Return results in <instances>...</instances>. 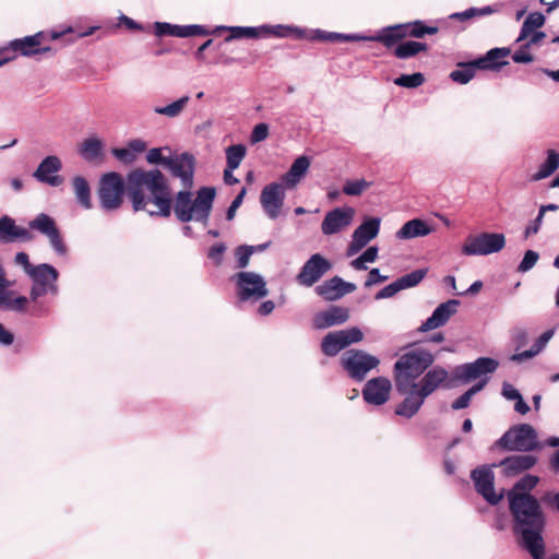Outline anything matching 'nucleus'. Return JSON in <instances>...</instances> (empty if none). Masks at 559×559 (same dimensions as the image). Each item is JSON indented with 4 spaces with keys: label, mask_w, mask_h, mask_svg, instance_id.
<instances>
[{
    "label": "nucleus",
    "mask_w": 559,
    "mask_h": 559,
    "mask_svg": "<svg viewBox=\"0 0 559 559\" xmlns=\"http://www.w3.org/2000/svg\"><path fill=\"white\" fill-rule=\"evenodd\" d=\"M15 263L17 265L23 266L25 273L28 275L32 272V269L35 266L29 262L28 255L25 252H19L15 255Z\"/></svg>",
    "instance_id": "obj_62"
},
{
    "label": "nucleus",
    "mask_w": 559,
    "mask_h": 559,
    "mask_svg": "<svg viewBox=\"0 0 559 559\" xmlns=\"http://www.w3.org/2000/svg\"><path fill=\"white\" fill-rule=\"evenodd\" d=\"M391 390L392 383L388 378H372L366 382L362 389V397L366 403L380 406L389 401Z\"/></svg>",
    "instance_id": "obj_20"
},
{
    "label": "nucleus",
    "mask_w": 559,
    "mask_h": 559,
    "mask_svg": "<svg viewBox=\"0 0 559 559\" xmlns=\"http://www.w3.org/2000/svg\"><path fill=\"white\" fill-rule=\"evenodd\" d=\"M171 157V151L168 146L151 148L145 156L147 163L152 165H163L165 167L168 166Z\"/></svg>",
    "instance_id": "obj_43"
},
{
    "label": "nucleus",
    "mask_w": 559,
    "mask_h": 559,
    "mask_svg": "<svg viewBox=\"0 0 559 559\" xmlns=\"http://www.w3.org/2000/svg\"><path fill=\"white\" fill-rule=\"evenodd\" d=\"M388 280V276L381 275L379 269L370 270L368 278L365 283L366 287H370L377 283H381Z\"/></svg>",
    "instance_id": "obj_61"
},
{
    "label": "nucleus",
    "mask_w": 559,
    "mask_h": 559,
    "mask_svg": "<svg viewBox=\"0 0 559 559\" xmlns=\"http://www.w3.org/2000/svg\"><path fill=\"white\" fill-rule=\"evenodd\" d=\"M545 23V17L539 12L530 13L526 20L524 21L521 32L516 38V43H521L528 38L531 33L533 31H536L537 28L542 27Z\"/></svg>",
    "instance_id": "obj_38"
},
{
    "label": "nucleus",
    "mask_w": 559,
    "mask_h": 559,
    "mask_svg": "<svg viewBox=\"0 0 559 559\" xmlns=\"http://www.w3.org/2000/svg\"><path fill=\"white\" fill-rule=\"evenodd\" d=\"M425 82V78L420 72L413 74H402L394 80V84L406 88H415Z\"/></svg>",
    "instance_id": "obj_49"
},
{
    "label": "nucleus",
    "mask_w": 559,
    "mask_h": 559,
    "mask_svg": "<svg viewBox=\"0 0 559 559\" xmlns=\"http://www.w3.org/2000/svg\"><path fill=\"white\" fill-rule=\"evenodd\" d=\"M240 301L258 300L267 295L264 278L254 272H239L234 276Z\"/></svg>",
    "instance_id": "obj_11"
},
{
    "label": "nucleus",
    "mask_w": 559,
    "mask_h": 559,
    "mask_svg": "<svg viewBox=\"0 0 559 559\" xmlns=\"http://www.w3.org/2000/svg\"><path fill=\"white\" fill-rule=\"evenodd\" d=\"M515 63H531L534 61V57L531 53V47L527 45L521 46L512 56Z\"/></svg>",
    "instance_id": "obj_56"
},
{
    "label": "nucleus",
    "mask_w": 559,
    "mask_h": 559,
    "mask_svg": "<svg viewBox=\"0 0 559 559\" xmlns=\"http://www.w3.org/2000/svg\"><path fill=\"white\" fill-rule=\"evenodd\" d=\"M62 167L61 160L55 155L45 157L33 176L40 182L48 183L57 187L61 185L62 178L60 176H51V174L58 173Z\"/></svg>",
    "instance_id": "obj_27"
},
{
    "label": "nucleus",
    "mask_w": 559,
    "mask_h": 559,
    "mask_svg": "<svg viewBox=\"0 0 559 559\" xmlns=\"http://www.w3.org/2000/svg\"><path fill=\"white\" fill-rule=\"evenodd\" d=\"M246 192H247L246 188H242L241 191L239 192V194L233 200V202L229 205L227 213H226V218L228 221H231L235 217L236 211L241 205L243 198L246 195Z\"/></svg>",
    "instance_id": "obj_59"
},
{
    "label": "nucleus",
    "mask_w": 559,
    "mask_h": 559,
    "mask_svg": "<svg viewBox=\"0 0 559 559\" xmlns=\"http://www.w3.org/2000/svg\"><path fill=\"white\" fill-rule=\"evenodd\" d=\"M471 477L474 481L476 491L490 504H497L503 497V493H497L495 490V475L491 466H480L475 468Z\"/></svg>",
    "instance_id": "obj_16"
},
{
    "label": "nucleus",
    "mask_w": 559,
    "mask_h": 559,
    "mask_svg": "<svg viewBox=\"0 0 559 559\" xmlns=\"http://www.w3.org/2000/svg\"><path fill=\"white\" fill-rule=\"evenodd\" d=\"M502 395L507 400L515 401L521 396V393L512 384L506 382L502 385Z\"/></svg>",
    "instance_id": "obj_63"
},
{
    "label": "nucleus",
    "mask_w": 559,
    "mask_h": 559,
    "mask_svg": "<svg viewBox=\"0 0 559 559\" xmlns=\"http://www.w3.org/2000/svg\"><path fill=\"white\" fill-rule=\"evenodd\" d=\"M476 70L479 69L475 64V60L460 63L459 68L450 73V78L456 83L466 84L475 76Z\"/></svg>",
    "instance_id": "obj_39"
},
{
    "label": "nucleus",
    "mask_w": 559,
    "mask_h": 559,
    "mask_svg": "<svg viewBox=\"0 0 559 559\" xmlns=\"http://www.w3.org/2000/svg\"><path fill=\"white\" fill-rule=\"evenodd\" d=\"M189 102L190 97L186 95L166 106L155 107L154 111L168 118H176L182 114Z\"/></svg>",
    "instance_id": "obj_41"
},
{
    "label": "nucleus",
    "mask_w": 559,
    "mask_h": 559,
    "mask_svg": "<svg viewBox=\"0 0 559 559\" xmlns=\"http://www.w3.org/2000/svg\"><path fill=\"white\" fill-rule=\"evenodd\" d=\"M355 210L350 206L336 207L325 214L321 224V231L325 236L337 234L348 226L354 221Z\"/></svg>",
    "instance_id": "obj_19"
},
{
    "label": "nucleus",
    "mask_w": 559,
    "mask_h": 559,
    "mask_svg": "<svg viewBox=\"0 0 559 559\" xmlns=\"http://www.w3.org/2000/svg\"><path fill=\"white\" fill-rule=\"evenodd\" d=\"M355 289L356 285L354 283L345 282L343 278L334 276L317 286L316 293L325 300L334 301L346 294L353 293Z\"/></svg>",
    "instance_id": "obj_25"
},
{
    "label": "nucleus",
    "mask_w": 559,
    "mask_h": 559,
    "mask_svg": "<svg viewBox=\"0 0 559 559\" xmlns=\"http://www.w3.org/2000/svg\"><path fill=\"white\" fill-rule=\"evenodd\" d=\"M403 25L405 26L406 36H412L416 38H421L425 35H432L438 32L437 27L425 26L420 21H415L413 23H406Z\"/></svg>",
    "instance_id": "obj_46"
},
{
    "label": "nucleus",
    "mask_w": 559,
    "mask_h": 559,
    "mask_svg": "<svg viewBox=\"0 0 559 559\" xmlns=\"http://www.w3.org/2000/svg\"><path fill=\"white\" fill-rule=\"evenodd\" d=\"M433 231L425 221L420 218H414L406 222L395 234V237L400 240H406L417 237H425Z\"/></svg>",
    "instance_id": "obj_32"
},
{
    "label": "nucleus",
    "mask_w": 559,
    "mask_h": 559,
    "mask_svg": "<svg viewBox=\"0 0 559 559\" xmlns=\"http://www.w3.org/2000/svg\"><path fill=\"white\" fill-rule=\"evenodd\" d=\"M34 284L31 289V299L36 301L39 297L45 296L49 292L57 294L56 282L58 280V271L50 264H39L32 269L28 274Z\"/></svg>",
    "instance_id": "obj_12"
},
{
    "label": "nucleus",
    "mask_w": 559,
    "mask_h": 559,
    "mask_svg": "<svg viewBox=\"0 0 559 559\" xmlns=\"http://www.w3.org/2000/svg\"><path fill=\"white\" fill-rule=\"evenodd\" d=\"M104 143L98 138L85 139L79 147L80 155L87 162H95L103 155Z\"/></svg>",
    "instance_id": "obj_33"
},
{
    "label": "nucleus",
    "mask_w": 559,
    "mask_h": 559,
    "mask_svg": "<svg viewBox=\"0 0 559 559\" xmlns=\"http://www.w3.org/2000/svg\"><path fill=\"white\" fill-rule=\"evenodd\" d=\"M381 219L371 217L359 225L352 236V241L347 248V257H353L367 246L369 241L376 238L380 230Z\"/></svg>",
    "instance_id": "obj_18"
},
{
    "label": "nucleus",
    "mask_w": 559,
    "mask_h": 559,
    "mask_svg": "<svg viewBox=\"0 0 559 559\" xmlns=\"http://www.w3.org/2000/svg\"><path fill=\"white\" fill-rule=\"evenodd\" d=\"M332 269V263L320 253L312 254L297 274V282L306 287L314 285Z\"/></svg>",
    "instance_id": "obj_15"
},
{
    "label": "nucleus",
    "mask_w": 559,
    "mask_h": 559,
    "mask_svg": "<svg viewBox=\"0 0 559 559\" xmlns=\"http://www.w3.org/2000/svg\"><path fill=\"white\" fill-rule=\"evenodd\" d=\"M538 259H539V254L536 251L527 250L524 253V257L518 266V271L521 273L528 272L530 270H532L535 266Z\"/></svg>",
    "instance_id": "obj_54"
},
{
    "label": "nucleus",
    "mask_w": 559,
    "mask_h": 559,
    "mask_svg": "<svg viewBox=\"0 0 559 559\" xmlns=\"http://www.w3.org/2000/svg\"><path fill=\"white\" fill-rule=\"evenodd\" d=\"M225 152L227 159L226 167H229L230 169H237L245 158L247 150L245 145L236 144L228 146Z\"/></svg>",
    "instance_id": "obj_44"
},
{
    "label": "nucleus",
    "mask_w": 559,
    "mask_h": 559,
    "mask_svg": "<svg viewBox=\"0 0 559 559\" xmlns=\"http://www.w3.org/2000/svg\"><path fill=\"white\" fill-rule=\"evenodd\" d=\"M364 338L360 329L354 326L326 334L322 340V352L326 356H335L345 347L358 343Z\"/></svg>",
    "instance_id": "obj_13"
},
{
    "label": "nucleus",
    "mask_w": 559,
    "mask_h": 559,
    "mask_svg": "<svg viewBox=\"0 0 559 559\" xmlns=\"http://www.w3.org/2000/svg\"><path fill=\"white\" fill-rule=\"evenodd\" d=\"M498 444L509 451L528 452L539 448L536 430L528 424L510 428L498 440Z\"/></svg>",
    "instance_id": "obj_6"
},
{
    "label": "nucleus",
    "mask_w": 559,
    "mask_h": 559,
    "mask_svg": "<svg viewBox=\"0 0 559 559\" xmlns=\"http://www.w3.org/2000/svg\"><path fill=\"white\" fill-rule=\"evenodd\" d=\"M404 37H406L405 26L402 24H396L383 27L374 35H361L360 41H379L382 43L386 48H391Z\"/></svg>",
    "instance_id": "obj_29"
},
{
    "label": "nucleus",
    "mask_w": 559,
    "mask_h": 559,
    "mask_svg": "<svg viewBox=\"0 0 559 559\" xmlns=\"http://www.w3.org/2000/svg\"><path fill=\"white\" fill-rule=\"evenodd\" d=\"M284 183L272 182L266 185L260 195V203L269 218L275 219L280 216L285 200Z\"/></svg>",
    "instance_id": "obj_17"
},
{
    "label": "nucleus",
    "mask_w": 559,
    "mask_h": 559,
    "mask_svg": "<svg viewBox=\"0 0 559 559\" xmlns=\"http://www.w3.org/2000/svg\"><path fill=\"white\" fill-rule=\"evenodd\" d=\"M370 186L371 182L366 179L347 180L343 187V192L349 197H358Z\"/></svg>",
    "instance_id": "obj_48"
},
{
    "label": "nucleus",
    "mask_w": 559,
    "mask_h": 559,
    "mask_svg": "<svg viewBox=\"0 0 559 559\" xmlns=\"http://www.w3.org/2000/svg\"><path fill=\"white\" fill-rule=\"evenodd\" d=\"M194 167V157L189 153L173 156L167 166L173 176L179 178L187 189L193 186Z\"/></svg>",
    "instance_id": "obj_21"
},
{
    "label": "nucleus",
    "mask_w": 559,
    "mask_h": 559,
    "mask_svg": "<svg viewBox=\"0 0 559 559\" xmlns=\"http://www.w3.org/2000/svg\"><path fill=\"white\" fill-rule=\"evenodd\" d=\"M12 294V292H5L4 301L0 302V307L5 310L24 311L28 304L27 298L24 296L13 298Z\"/></svg>",
    "instance_id": "obj_47"
},
{
    "label": "nucleus",
    "mask_w": 559,
    "mask_h": 559,
    "mask_svg": "<svg viewBox=\"0 0 559 559\" xmlns=\"http://www.w3.org/2000/svg\"><path fill=\"white\" fill-rule=\"evenodd\" d=\"M254 252H255L254 246H247V245L239 246L235 251V255L237 259V266L239 269L247 267L249 264L250 257Z\"/></svg>",
    "instance_id": "obj_53"
},
{
    "label": "nucleus",
    "mask_w": 559,
    "mask_h": 559,
    "mask_svg": "<svg viewBox=\"0 0 559 559\" xmlns=\"http://www.w3.org/2000/svg\"><path fill=\"white\" fill-rule=\"evenodd\" d=\"M509 48H492L485 56L475 59L479 70H498L508 64L503 59L510 55Z\"/></svg>",
    "instance_id": "obj_31"
},
{
    "label": "nucleus",
    "mask_w": 559,
    "mask_h": 559,
    "mask_svg": "<svg viewBox=\"0 0 559 559\" xmlns=\"http://www.w3.org/2000/svg\"><path fill=\"white\" fill-rule=\"evenodd\" d=\"M341 361L349 377L358 381L365 379L366 374L380 364L376 356L357 349L345 352L342 355Z\"/></svg>",
    "instance_id": "obj_9"
},
{
    "label": "nucleus",
    "mask_w": 559,
    "mask_h": 559,
    "mask_svg": "<svg viewBox=\"0 0 559 559\" xmlns=\"http://www.w3.org/2000/svg\"><path fill=\"white\" fill-rule=\"evenodd\" d=\"M499 362L489 357H480L473 362L459 365L454 368L452 377L450 376L451 388H453L454 381L467 383L481 376L492 373L497 370Z\"/></svg>",
    "instance_id": "obj_10"
},
{
    "label": "nucleus",
    "mask_w": 559,
    "mask_h": 559,
    "mask_svg": "<svg viewBox=\"0 0 559 559\" xmlns=\"http://www.w3.org/2000/svg\"><path fill=\"white\" fill-rule=\"evenodd\" d=\"M126 192L132 202L133 210L135 212L140 211V168L129 173L127 182L116 171L104 174L100 177L97 194L104 210L119 209Z\"/></svg>",
    "instance_id": "obj_3"
},
{
    "label": "nucleus",
    "mask_w": 559,
    "mask_h": 559,
    "mask_svg": "<svg viewBox=\"0 0 559 559\" xmlns=\"http://www.w3.org/2000/svg\"><path fill=\"white\" fill-rule=\"evenodd\" d=\"M222 31H228L229 36L226 37V41H231L239 38H259L260 32L259 26H217L213 33Z\"/></svg>",
    "instance_id": "obj_35"
},
{
    "label": "nucleus",
    "mask_w": 559,
    "mask_h": 559,
    "mask_svg": "<svg viewBox=\"0 0 559 559\" xmlns=\"http://www.w3.org/2000/svg\"><path fill=\"white\" fill-rule=\"evenodd\" d=\"M226 251V246L222 242L215 243L209 250L207 257L211 259L216 265H219L223 261V255Z\"/></svg>",
    "instance_id": "obj_57"
},
{
    "label": "nucleus",
    "mask_w": 559,
    "mask_h": 559,
    "mask_svg": "<svg viewBox=\"0 0 559 559\" xmlns=\"http://www.w3.org/2000/svg\"><path fill=\"white\" fill-rule=\"evenodd\" d=\"M538 354H539V352L536 350V347L534 345H532V347L530 349H527V350H524L522 353L513 354L510 357V360L515 361V362H522L524 360H527V359H531V358L535 357Z\"/></svg>",
    "instance_id": "obj_60"
},
{
    "label": "nucleus",
    "mask_w": 559,
    "mask_h": 559,
    "mask_svg": "<svg viewBox=\"0 0 559 559\" xmlns=\"http://www.w3.org/2000/svg\"><path fill=\"white\" fill-rule=\"evenodd\" d=\"M433 354L424 347L413 346L401 354L393 367L395 389L404 396L395 414L404 418L414 417L425 400L439 389H451L449 371L433 366Z\"/></svg>",
    "instance_id": "obj_1"
},
{
    "label": "nucleus",
    "mask_w": 559,
    "mask_h": 559,
    "mask_svg": "<svg viewBox=\"0 0 559 559\" xmlns=\"http://www.w3.org/2000/svg\"><path fill=\"white\" fill-rule=\"evenodd\" d=\"M154 33L156 36H175L180 38L191 37V36H205L209 35L210 32L202 25H176L166 22H156L154 23Z\"/></svg>",
    "instance_id": "obj_24"
},
{
    "label": "nucleus",
    "mask_w": 559,
    "mask_h": 559,
    "mask_svg": "<svg viewBox=\"0 0 559 559\" xmlns=\"http://www.w3.org/2000/svg\"><path fill=\"white\" fill-rule=\"evenodd\" d=\"M460 301L456 299H450L445 302L440 304L432 312V314L421 323L418 331L421 333L436 330L443 326L450 318L456 313Z\"/></svg>",
    "instance_id": "obj_22"
},
{
    "label": "nucleus",
    "mask_w": 559,
    "mask_h": 559,
    "mask_svg": "<svg viewBox=\"0 0 559 559\" xmlns=\"http://www.w3.org/2000/svg\"><path fill=\"white\" fill-rule=\"evenodd\" d=\"M539 483V477L531 474L524 475L509 492H522L530 493L537 484Z\"/></svg>",
    "instance_id": "obj_50"
},
{
    "label": "nucleus",
    "mask_w": 559,
    "mask_h": 559,
    "mask_svg": "<svg viewBox=\"0 0 559 559\" xmlns=\"http://www.w3.org/2000/svg\"><path fill=\"white\" fill-rule=\"evenodd\" d=\"M260 37L274 36L278 38L288 37V25H260L259 26Z\"/></svg>",
    "instance_id": "obj_51"
},
{
    "label": "nucleus",
    "mask_w": 559,
    "mask_h": 559,
    "mask_svg": "<svg viewBox=\"0 0 559 559\" xmlns=\"http://www.w3.org/2000/svg\"><path fill=\"white\" fill-rule=\"evenodd\" d=\"M15 222L9 216L0 218V240L3 242H13Z\"/></svg>",
    "instance_id": "obj_52"
},
{
    "label": "nucleus",
    "mask_w": 559,
    "mask_h": 559,
    "mask_svg": "<svg viewBox=\"0 0 559 559\" xmlns=\"http://www.w3.org/2000/svg\"><path fill=\"white\" fill-rule=\"evenodd\" d=\"M506 245V237L500 233H481L469 236L462 246L465 255H488L499 252Z\"/></svg>",
    "instance_id": "obj_8"
},
{
    "label": "nucleus",
    "mask_w": 559,
    "mask_h": 559,
    "mask_svg": "<svg viewBox=\"0 0 559 559\" xmlns=\"http://www.w3.org/2000/svg\"><path fill=\"white\" fill-rule=\"evenodd\" d=\"M72 187L78 202L84 209L88 210L92 207L91 200V187L87 180L82 176H75L72 179Z\"/></svg>",
    "instance_id": "obj_36"
},
{
    "label": "nucleus",
    "mask_w": 559,
    "mask_h": 559,
    "mask_svg": "<svg viewBox=\"0 0 559 559\" xmlns=\"http://www.w3.org/2000/svg\"><path fill=\"white\" fill-rule=\"evenodd\" d=\"M514 531L522 537L524 548L531 549L544 542L542 533L546 519L538 500L531 493L508 492Z\"/></svg>",
    "instance_id": "obj_2"
},
{
    "label": "nucleus",
    "mask_w": 559,
    "mask_h": 559,
    "mask_svg": "<svg viewBox=\"0 0 559 559\" xmlns=\"http://www.w3.org/2000/svg\"><path fill=\"white\" fill-rule=\"evenodd\" d=\"M72 33L71 29H68L66 34ZM64 33L52 32L50 34L45 32H38L34 35L25 36L23 38L14 39L10 43L9 48L21 56L32 57L39 53L51 52L52 48L47 46L46 44L56 40L63 36Z\"/></svg>",
    "instance_id": "obj_7"
},
{
    "label": "nucleus",
    "mask_w": 559,
    "mask_h": 559,
    "mask_svg": "<svg viewBox=\"0 0 559 559\" xmlns=\"http://www.w3.org/2000/svg\"><path fill=\"white\" fill-rule=\"evenodd\" d=\"M215 194V189L212 187L199 189L194 199L189 190L179 191L174 202L176 217L182 223L194 221L206 225Z\"/></svg>",
    "instance_id": "obj_4"
},
{
    "label": "nucleus",
    "mask_w": 559,
    "mask_h": 559,
    "mask_svg": "<svg viewBox=\"0 0 559 559\" xmlns=\"http://www.w3.org/2000/svg\"><path fill=\"white\" fill-rule=\"evenodd\" d=\"M427 50V45L419 41H404L395 47L394 55L399 59H408L420 51Z\"/></svg>",
    "instance_id": "obj_42"
},
{
    "label": "nucleus",
    "mask_w": 559,
    "mask_h": 559,
    "mask_svg": "<svg viewBox=\"0 0 559 559\" xmlns=\"http://www.w3.org/2000/svg\"><path fill=\"white\" fill-rule=\"evenodd\" d=\"M492 12H495V10L491 7H484L481 9L469 8L467 10H465L464 12L452 14L451 17L460 19V20H467V19L474 17L476 15L491 14Z\"/></svg>",
    "instance_id": "obj_55"
},
{
    "label": "nucleus",
    "mask_w": 559,
    "mask_h": 559,
    "mask_svg": "<svg viewBox=\"0 0 559 559\" xmlns=\"http://www.w3.org/2000/svg\"><path fill=\"white\" fill-rule=\"evenodd\" d=\"M537 463V457L532 454H515L503 459L498 466L507 477L518 476L531 469Z\"/></svg>",
    "instance_id": "obj_26"
},
{
    "label": "nucleus",
    "mask_w": 559,
    "mask_h": 559,
    "mask_svg": "<svg viewBox=\"0 0 559 559\" xmlns=\"http://www.w3.org/2000/svg\"><path fill=\"white\" fill-rule=\"evenodd\" d=\"M111 153L118 160L129 165L133 163L140 154V140L131 141L129 147L112 148Z\"/></svg>",
    "instance_id": "obj_40"
},
{
    "label": "nucleus",
    "mask_w": 559,
    "mask_h": 559,
    "mask_svg": "<svg viewBox=\"0 0 559 559\" xmlns=\"http://www.w3.org/2000/svg\"><path fill=\"white\" fill-rule=\"evenodd\" d=\"M29 227L45 235L58 255L63 257L68 253V248L63 241L62 235L52 217L40 213L29 222Z\"/></svg>",
    "instance_id": "obj_14"
},
{
    "label": "nucleus",
    "mask_w": 559,
    "mask_h": 559,
    "mask_svg": "<svg viewBox=\"0 0 559 559\" xmlns=\"http://www.w3.org/2000/svg\"><path fill=\"white\" fill-rule=\"evenodd\" d=\"M427 269L415 270L386 285L376 294V299L391 298L399 292L417 286L426 276Z\"/></svg>",
    "instance_id": "obj_23"
},
{
    "label": "nucleus",
    "mask_w": 559,
    "mask_h": 559,
    "mask_svg": "<svg viewBox=\"0 0 559 559\" xmlns=\"http://www.w3.org/2000/svg\"><path fill=\"white\" fill-rule=\"evenodd\" d=\"M33 238H34V236L28 229L17 226V225L15 226L13 241H15V240L31 241V240H33Z\"/></svg>",
    "instance_id": "obj_64"
},
{
    "label": "nucleus",
    "mask_w": 559,
    "mask_h": 559,
    "mask_svg": "<svg viewBox=\"0 0 559 559\" xmlns=\"http://www.w3.org/2000/svg\"><path fill=\"white\" fill-rule=\"evenodd\" d=\"M311 160L308 156L301 155L297 157L290 165L288 171L282 176V183L287 189L296 188L302 178L307 175Z\"/></svg>",
    "instance_id": "obj_30"
},
{
    "label": "nucleus",
    "mask_w": 559,
    "mask_h": 559,
    "mask_svg": "<svg viewBox=\"0 0 559 559\" xmlns=\"http://www.w3.org/2000/svg\"><path fill=\"white\" fill-rule=\"evenodd\" d=\"M559 168V153L555 150L547 151L545 162L539 166L538 170L532 176L533 181H540L550 177Z\"/></svg>",
    "instance_id": "obj_34"
},
{
    "label": "nucleus",
    "mask_w": 559,
    "mask_h": 559,
    "mask_svg": "<svg viewBox=\"0 0 559 559\" xmlns=\"http://www.w3.org/2000/svg\"><path fill=\"white\" fill-rule=\"evenodd\" d=\"M349 318V311L340 306H332L313 317V325L318 330H324L333 325L345 323Z\"/></svg>",
    "instance_id": "obj_28"
},
{
    "label": "nucleus",
    "mask_w": 559,
    "mask_h": 559,
    "mask_svg": "<svg viewBox=\"0 0 559 559\" xmlns=\"http://www.w3.org/2000/svg\"><path fill=\"white\" fill-rule=\"evenodd\" d=\"M486 383H487V379H484V380L475 383L472 388H469L464 394H462L457 400H455L452 403V408L453 409L466 408L469 405L472 397L476 393L481 391L484 389V386L486 385Z\"/></svg>",
    "instance_id": "obj_45"
},
{
    "label": "nucleus",
    "mask_w": 559,
    "mask_h": 559,
    "mask_svg": "<svg viewBox=\"0 0 559 559\" xmlns=\"http://www.w3.org/2000/svg\"><path fill=\"white\" fill-rule=\"evenodd\" d=\"M269 135V127L266 123H259L254 126L250 140L252 143L264 141Z\"/></svg>",
    "instance_id": "obj_58"
},
{
    "label": "nucleus",
    "mask_w": 559,
    "mask_h": 559,
    "mask_svg": "<svg viewBox=\"0 0 559 559\" xmlns=\"http://www.w3.org/2000/svg\"><path fill=\"white\" fill-rule=\"evenodd\" d=\"M311 40H322V41H360L361 34H343L336 32H325L321 29H316L309 36Z\"/></svg>",
    "instance_id": "obj_37"
},
{
    "label": "nucleus",
    "mask_w": 559,
    "mask_h": 559,
    "mask_svg": "<svg viewBox=\"0 0 559 559\" xmlns=\"http://www.w3.org/2000/svg\"><path fill=\"white\" fill-rule=\"evenodd\" d=\"M142 186H145L148 195L142 197V209L150 215L168 217L171 213V192L165 176L158 170L142 171Z\"/></svg>",
    "instance_id": "obj_5"
}]
</instances>
